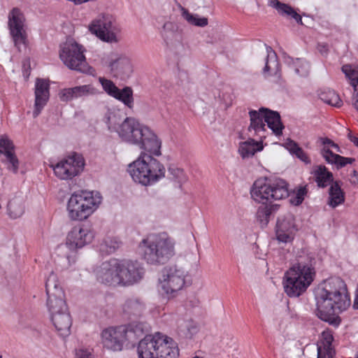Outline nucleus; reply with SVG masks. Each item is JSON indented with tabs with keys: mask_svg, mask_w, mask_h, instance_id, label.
Masks as SVG:
<instances>
[{
	"mask_svg": "<svg viewBox=\"0 0 358 358\" xmlns=\"http://www.w3.org/2000/svg\"><path fill=\"white\" fill-rule=\"evenodd\" d=\"M116 133L122 141L142 150L127 166V172L135 182L151 186L165 177L164 166L152 156L162 155V140L152 129L129 117L118 125Z\"/></svg>",
	"mask_w": 358,
	"mask_h": 358,
	"instance_id": "1",
	"label": "nucleus"
},
{
	"mask_svg": "<svg viewBox=\"0 0 358 358\" xmlns=\"http://www.w3.org/2000/svg\"><path fill=\"white\" fill-rule=\"evenodd\" d=\"M315 299L317 315L326 322L350 306L346 285L340 278H331L319 285L315 291Z\"/></svg>",
	"mask_w": 358,
	"mask_h": 358,
	"instance_id": "2",
	"label": "nucleus"
},
{
	"mask_svg": "<svg viewBox=\"0 0 358 358\" xmlns=\"http://www.w3.org/2000/svg\"><path fill=\"white\" fill-rule=\"evenodd\" d=\"M250 194L255 201L264 204L259 207L257 217L263 225H266L274 209V206L267 203L287 198L289 196L287 183L279 178H259L254 182Z\"/></svg>",
	"mask_w": 358,
	"mask_h": 358,
	"instance_id": "3",
	"label": "nucleus"
},
{
	"mask_svg": "<svg viewBox=\"0 0 358 358\" xmlns=\"http://www.w3.org/2000/svg\"><path fill=\"white\" fill-rule=\"evenodd\" d=\"M175 241L166 233L151 234L138 247V252L150 264H163L175 255Z\"/></svg>",
	"mask_w": 358,
	"mask_h": 358,
	"instance_id": "4",
	"label": "nucleus"
},
{
	"mask_svg": "<svg viewBox=\"0 0 358 358\" xmlns=\"http://www.w3.org/2000/svg\"><path fill=\"white\" fill-rule=\"evenodd\" d=\"M102 200L101 194L97 191L74 192L66 203L67 215L71 220L85 221L97 210Z\"/></svg>",
	"mask_w": 358,
	"mask_h": 358,
	"instance_id": "5",
	"label": "nucleus"
},
{
	"mask_svg": "<svg viewBox=\"0 0 358 358\" xmlns=\"http://www.w3.org/2000/svg\"><path fill=\"white\" fill-rule=\"evenodd\" d=\"M137 352L139 358H178L179 355L176 342L159 332L141 339Z\"/></svg>",
	"mask_w": 358,
	"mask_h": 358,
	"instance_id": "6",
	"label": "nucleus"
},
{
	"mask_svg": "<svg viewBox=\"0 0 358 358\" xmlns=\"http://www.w3.org/2000/svg\"><path fill=\"white\" fill-rule=\"evenodd\" d=\"M315 275L310 265L298 263L294 264L285 273L283 287L289 297H298L311 285Z\"/></svg>",
	"mask_w": 358,
	"mask_h": 358,
	"instance_id": "7",
	"label": "nucleus"
},
{
	"mask_svg": "<svg viewBox=\"0 0 358 358\" xmlns=\"http://www.w3.org/2000/svg\"><path fill=\"white\" fill-rule=\"evenodd\" d=\"M145 325L143 323L132 324L126 326L110 327L104 329L101 333V342L108 350L121 351L127 341L131 338L132 334L137 336L143 334Z\"/></svg>",
	"mask_w": 358,
	"mask_h": 358,
	"instance_id": "8",
	"label": "nucleus"
},
{
	"mask_svg": "<svg viewBox=\"0 0 358 358\" xmlns=\"http://www.w3.org/2000/svg\"><path fill=\"white\" fill-rule=\"evenodd\" d=\"M87 29L101 41L116 43L120 40V29L113 17L108 13H99L88 24Z\"/></svg>",
	"mask_w": 358,
	"mask_h": 358,
	"instance_id": "9",
	"label": "nucleus"
},
{
	"mask_svg": "<svg viewBox=\"0 0 358 358\" xmlns=\"http://www.w3.org/2000/svg\"><path fill=\"white\" fill-rule=\"evenodd\" d=\"M188 272L182 267L171 266L164 268L158 280V291L167 297H174L183 289Z\"/></svg>",
	"mask_w": 358,
	"mask_h": 358,
	"instance_id": "10",
	"label": "nucleus"
},
{
	"mask_svg": "<svg viewBox=\"0 0 358 358\" xmlns=\"http://www.w3.org/2000/svg\"><path fill=\"white\" fill-rule=\"evenodd\" d=\"M84 51L83 45L73 40H69L61 46L59 57L70 69L85 73L88 70V65L83 54Z\"/></svg>",
	"mask_w": 358,
	"mask_h": 358,
	"instance_id": "11",
	"label": "nucleus"
},
{
	"mask_svg": "<svg viewBox=\"0 0 358 358\" xmlns=\"http://www.w3.org/2000/svg\"><path fill=\"white\" fill-rule=\"evenodd\" d=\"M50 166L58 179L69 180L83 172L85 160L82 155L73 153L64 157L56 164H51Z\"/></svg>",
	"mask_w": 358,
	"mask_h": 358,
	"instance_id": "12",
	"label": "nucleus"
},
{
	"mask_svg": "<svg viewBox=\"0 0 358 358\" xmlns=\"http://www.w3.org/2000/svg\"><path fill=\"white\" fill-rule=\"evenodd\" d=\"M144 273L143 267L137 261L118 259L119 286H132L142 280Z\"/></svg>",
	"mask_w": 358,
	"mask_h": 358,
	"instance_id": "13",
	"label": "nucleus"
},
{
	"mask_svg": "<svg viewBox=\"0 0 358 358\" xmlns=\"http://www.w3.org/2000/svg\"><path fill=\"white\" fill-rule=\"evenodd\" d=\"M95 236L94 230L85 224L73 227L66 238V247L73 251L83 248L90 244Z\"/></svg>",
	"mask_w": 358,
	"mask_h": 358,
	"instance_id": "14",
	"label": "nucleus"
},
{
	"mask_svg": "<svg viewBox=\"0 0 358 358\" xmlns=\"http://www.w3.org/2000/svg\"><path fill=\"white\" fill-rule=\"evenodd\" d=\"M102 62L117 78H127L133 73V65L127 57L111 52L102 59Z\"/></svg>",
	"mask_w": 358,
	"mask_h": 358,
	"instance_id": "15",
	"label": "nucleus"
},
{
	"mask_svg": "<svg viewBox=\"0 0 358 358\" xmlns=\"http://www.w3.org/2000/svg\"><path fill=\"white\" fill-rule=\"evenodd\" d=\"M25 19L22 11L15 8L8 15V27L10 34L15 46L18 49L22 45H25L27 34L24 24Z\"/></svg>",
	"mask_w": 358,
	"mask_h": 358,
	"instance_id": "16",
	"label": "nucleus"
},
{
	"mask_svg": "<svg viewBox=\"0 0 358 358\" xmlns=\"http://www.w3.org/2000/svg\"><path fill=\"white\" fill-rule=\"evenodd\" d=\"M98 282L110 286H119L118 259H111L102 262L94 271Z\"/></svg>",
	"mask_w": 358,
	"mask_h": 358,
	"instance_id": "17",
	"label": "nucleus"
},
{
	"mask_svg": "<svg viewBox=\"0 0 358 358\" xmlns=\"http://www.w3.org/2000/svg\"><path fill=\"white\" fill-rule=\"evenodd\" d=\"M161 35L167 47L177 54L182 53L185 47L179 34V26L174 22H166L160 31Z\"/></svg>",
	"mask_w": 358,
	"mask_h": 358,
	"instance_id": "18",
	"label": "nucleus"
},
{
	"mask_svg": "<svg viewBox=\"0 0 358 358\" xmlns=\"http://www.w3.org/2000/svg\"><path fill=\"white\" fill-rule=\"evenodd\" d=\"M297 227L293 215L287 214L278 219L275 235L279 242L287 243L293 241Z\"/></svg>",
	"mask_w": 358,
	"mask_h": 358,
	"instance_id": "19",
	"label": "nucleus"
},
{
	"mask_svg": "<svg viewBox=\"0 0 358 358\" xmlns=\"http://www.w3.org/2000/svg\"><path fill=\"white\" fill-rule=\"evenodd\" d=\"M320 141L322 145L321 154L327 162L338 164L341 166L349 163V158L341 157L336 153L340 152V148L331 139L328 138H321Z\"/></svg>",
	"mask_w": 358,
	"mask_h": 358,
	"instance_id": "20",
	"label": "nucleus"
},
{
	"mask_svg": "<svg viewBox=\"0 0 358 358\" xmlns=\"http://www.w3.org/2000/svg\"><path fill=\"white\" fill-rule=\"evenodd\" d=\"M50 97V86L48 80L37 79L35 85V103L33 111L34 117H36L46 105Z\"/></svg>",
	"mask_w": 358,
	"mask_h": 358,
	"instance_id": "21",
	"label": "nucleus"
},
{
	"mask_svg": "<svg viewBox=\"0 0 358 358\" xmlns=\"http://www.w3.org/2000/svg\"><path fill=\"white\" fill-rule=\"evenodd\" d=\"M265 108H261L258 110L249 111L250 124L248 131L252 136H257L258 139L263 140L266 138V124L264 121Z\"/></svg>",
	"mask_w": 358,
	"mask_h": 358,
	"instance_id": "22",
	"label": "nucleus"
},
{
	"mask_svg": "<svg viewBox=\"0 0 358 358\" xmlns=\"http://www.w3.org/2000/svg\"><path fill=\"white\" fill-rule=\"evenodd\" d=\"M50 319L60 336L66 337L70 334L72 320L69 310L52 315Z\"/></svg>",
	"mask_w": 358,
	"mask_h": 358,
	"instance_id": "23",
	"label": "nucleus"
},
{
	"mask_svg": "<svg viewBox=\"0 0 358 358\" xmlns=\"http://www.w3.org/2000/svg\"><path fill=\"white\" fill-rule=\"evenodd\" d=\"M334 340L331 333L329 331H324L322 333L320 339L317 344V358H333L334 350L332 347Z\"/></svg>",
	"mask_w": 358,
	"mask_h": 358,
	"instance_id": "24",
	"label": "nucleus"
},
{
	"mask_svg": "<svg viewBox=\"0 0 358 358\" xmlns=\"http://www.w3.org/2000/svg\"><path fill=\"white\" fill-rule=\"evenodd\" d=\"M266 52L267 57L265 66L263 69V74L266 78L269 76H274L279 78L280 65L277 55L270 47L266 48Z\"/></svg>",
	"mask_w": 358,
	"mask_h": 358,
	"instance_id": "25",
	"label": "nucleus"
},
{
	"mask_svg": "<svg viewBox=\"0 0 358 358\" xmlns=\"http://www.w3.org/2000/svg\"><path fill=\"white\" fill-rule=\"evenodd\" d=\"M262 141H257L249 138L248 141L241 142L238 146V152L243 158H248L253 156L256 152L263 150Z\"/></svg>",
	"mask_w": 358,
	"mask_h": 358,
	"instance_id": "26",
	"label": "nucleus"
},
{
	"mask_svg": "<svg viewBox=\"0 0 358 358\" xmlns=\"http://www.w3.org/2000/svg\"><path fill=\"white\" fill-rule=\"evenodd\" d=\"M311 174L313 176L315 182L320 187H325L333 180V176L323 165L314 166L312 168Z\"/></svg>",
	"mask_w": 358,
	"mask_h": 358,
	"instance_id": "27",
	"label": "nucleus"
},
{
	"mask_svg": "<svg viewBox=\"0 0 358 358\" xmlns=\"http://www.w3.org/2000/svg\"><path fill=\"white\" fill-rule=\"evenodd\" d=\"M47 306L50 315L68 310L64 292L61 296L57 294L48 295Z\"/></svg>",
	"mask_w": 358,
	"mask_h": 358,
	"instance_id": "28",
	"label": "nucleus"
},
{
	"mask_svg": "<svg viewBox=\"0 0 358 358\" xmlns=\"http://www.w3.org/2000/svg\"><path fill=\"white\" fill-rule=\"evenodd\" d=\"M264 121L267 127L271 129L275 136H280L282 133L284 126L282 125L280 116L276 111L271 110L265 108Z\"/></svg>",
	"mask_w": 358,
	"mask_h": 358,
	"instance_id": "29",
	"label": "nucleus"
},
{
	"mask_svg": "<svg viewBox=\"0 0 358 358\" xmlns=\"http://www.w3.org/2000/svg\"><path fill=\"white\" fill-rule=\"evenodd\" d=\"M178 9L182 19L189 24L199 27H204L208 25V20L207 17H201L198 14L192 13L180 4L178 5Z\"/></svg>",
	"mask_w": 358,
	"mask_h": 358,
	"instance_id": "30",
	"label": "nucleus"
},
{
	"mask_svg": "<svg viewBox=\"0 0 358 358\" xmlns=\"http://www.w3.org/2000/svg\"><path fill=\"white\" fill-rule=\"evenodd\" d=\"M145 308L144 302L138 297H131L127 299L122 307L123 312L125 314L134 316L141 315Z\"/></svg>",
	"mask_w": 358,
	"mask_h": 358,
	"instance_id": "31",
	"label": "nucleus"
},
{
	"mask_svg": "<svg viewBox=\"0 0 358 358\" xmlns=\"http://www.w3.org/2000/svg\"><path fill=\"white\" fill-rule=\"evenodd\" d=\"M268 5L275 8L280 15L290 16L298 23L302 24L301 17L289 5L281 3L278 0H268Z\"/></svg>",
	"mask_w": 358,
	"mask_h": 358,
	"instance_id": "32",
	"label": "nucleus"
},
{
	"mask_svg": "<svg viewBox=\"0 0 358 358\" xmlns=\"http://www.w3.org/2000/svg\"><path fill=\"white\" fill-rule=\"evenodd\" d=\"M318 98L324 103L336 108H341L343 101L339 95L334 90L324 88L317 91Z\"/></svg>",
	"mask_w": 358,
	"mask_h": 358,
	"instance_id": "33",
	"label": "nucleus"
},
{
	"mask_svg": "<svg viewBox=\"0 0 358 358\" xmlns=\"http://www.w3.org/2000/svg\"><path fill=\"white\" fill-rule=\"evenodd\" d=\"M8 215L11 219L20 217L24 213V199L22 196L12 198L7 206Z\"/></svg>",
	"mask_w": 358,
	"mask_h": 358,
	"instance_id": "34",
	"label": "nucleus"
},
{
	"mask_svg": "<svg viewBox=\"0 0 358 358\" xmlns=\"http://www.w3.org/2000/svg\"><path fill=\"white\" fill-rule=\"evenodd\" d=\"M122 245V241L117 236L108 235L100 243V250L106 254L115 252Z\"/></svg>",
	"mask_w": 358,
	"mask_h": 358,
	"instance_id": "35",
	"label": "nucleus"
},
{
	"mask_svg": "<svg viewBox=\"0 0 358 358\" xmlns=\"http://www.w3.org/2000/svg\"><path fill=\"white\" fill-rule=\"evenodd\" d=\"M286 62L299 76L306 77L309 74L310 65L306 60L289 57L286 59Z\"/></svg>",
	"mask_w": 358,
	"mask_h": 358,
	"instance_id": "36",
	"label": "nucleus"
},
{
	"mask_svg": "<svg viewBox=\"0 0 358 358\" xmlns=\"http://www.w3.org/2000/svg\"><path fill=\"white\" fill-rule=\"evenodd\" d=\"M2 155L1 161L6 169L13 173H17L20 167V160L16 155L15 150L10 152L8 151Z\"/></svg>",
	"mask_w": 358,
	"mask_h": 358,
	"instance_id": "37",
	"label": "nucleus"
},
{
	"mask_svg": "<svg viewBox=\"0 0 358 358\" xmlns=\"http://www.w3.org/2000/svg\"><path fill=\"white\" fill-rule=\"evenodd\" d=\"M342 71L345 75L350 85L354 89V93L358 92V66L345 64L342 66Z\"/></svg>",
	"mask_w": 358,
	"mask_h": 358,
	"instance_id": "38",
	"label": "nucleus"
},
{
	"mask_svg": "<svg viewBox=\"0 0 358 358\" xmlns=\"http://www.w3.org/2000/svg\"><path fill=\"white\" fill-rule=\"evenodd\" d=\"M344 201V194L338 185L335 182L331 185L329 189V204L335 208Z\"/></svg>",
	"mask_w": 358,
	"mask_h": 358,
	"instance_id": "39",
	"label": "nucleus"
},
{
	"mask_svg": "<svg viewBox=\"0 0 358 358\" xmlns=\"http://www.w3.org/2000/svg\"><path fill=\"white\" fill-rule=\"evenodd\" d=\"M45 289L47 295L57 294L61 296L64 292L58 282L57 276L53 272H51L46 278Z\"/></svg>",
	"mask_w": 358,
	"mask_h": 358,
	"instance_id": "40",
	"label": "nucleus"
},
{
	"mask_svg": "<svg viewBox=\"0 0 358 358\" xmlns=\"http://www.w3.org/2000/svg\"><path fill=\"white\" fill-rule=\"evenodd\" d=\"M114 98L122 102L129 108L134 107L133 90L130 87H124L122 90L119 89Z\"/></svg>",
	"mask_w": 358,
	"mask_h": 358,
	"instance_id": "41",
	"label": "nucleus"
},
{
	"mask_svg": "<svg viewBox=\"0 0 358 358\" xmlns=\"http://www.w3.org/2000/svg\"><path fill=\"white\" fill-rule=\"evenodd\" d=\"M103 121L106 124L108 130L116 132V129L120 124V117L114 110H107L103 117Z\"/></svg>",
	"mask_w": 358,
	"mask_h": 358,
	"instance_id": "42",
	"label": "nucleus"
},
{
	"mask_svg": "<svg viewBox=\"0 0 358 358\" xmlns=\"http://www.w3.org/2000/svg\"><path fill=\"white\" fill-rule=\"evenodd\" d=\"M75 89L77 99L96 95L99 93L98 89L92 84L75 86Z\"/></svg>",
	"mask_w": 358,
	"mask_h": 358,
	"instance_id": "43",
	"label": "nucleus"
},
{
	"mask_svg": "<svg viewBox=\"0 0 358 358\" xmlns=\"http://www.w3.org/2000/svg\"><path fill=\"white\" fill-rule=\"evenodd\" d=\"M99 81L101 83L105 92L114 98L119 90L115 84L112 80L102 77L99 78Z\"/></svg>",
	"mask_w": 358,
	"mask_h": 358,
	"instance_id": "44",
	"label": "nucleus"
},
{
	"mask_svg": "<svg viewBox=\"0 0 358 358\" xmlns=\"http://www.w3.org/2000/svg\"><path fill=\"white\" fill-rule=\"evenodd\" d=\"M58 96L60 101L69 102L73 99H77L75 87L64 88L59 91Z\"/></svg>",
	"mask_w": 358,
	"mask_h": 358,
	"instance_id": "45",
	"label": "nucleus"
},
{
	"mask_svg": "<svg viewBox=\"0 0 358 358\" xmlns=\"http://www.w3.org/2000/svg\"><path fill=\"white\" fill-rule=\"evenodd\" d=\"M13 150H15V146L9 137L7 135L0 136V154L3 155Z\"/></svg>",
	"mask_w": 358,
	"mask_h": 358,
	"instance_id": "46",
	"label": "nucleus"
},
{
	"mask_svg": "<svg viewBox=\"0 0 358 358\" xmlns=\"http://www.w3.org/2000/svg\"><path fill=\"white\" fill-rule=\"evenodd\" d=\"M306 193L307 190L305 187L299 188L292 196L290 199L291 203L294 206L300 205L304 200Z\"/></svg>",
	"mask_w": 358,
	"mask_h": 358,
	"instance_id": "47",
	"label": "nucleus"
},
{
	"mask_svg": "<svg viewBox=\"0 0 358 358\" xmlns=\"http://www.w3.org/2000/svg\"><path fill=\"white\" fill-rule=\"evenodd\" d=\"M284 147L292 155H295L298 152V149H301L296 142L290 139H287L285 142Z\"/></svg>",
	"mask_w": 358,
	"mask_h": 358,
	"instance_id": "48",
	"label": "nucleus"
},
{
	"mask_svg": "<svg viewBox=\"0 0 358 358\" xmlns=\"http://www.w3.org/2000/svg\"><path fill=\"white\" fill-rule=\"evenodd\" d=\"M75 358H93V355L90 349L81 348L76 350Z\"/></svg>",
	"mask_w": 358,
	"mask_h": 358,
	"instance_id": "49",
	"label": "nucleus"
},
{
	"mask_svg": "<svg viewBox=\"0 0 358 358\" xmlns=\"http://www.w3.org/2000/svg\"><path fill=\"white\" fill-rule=\"evenodd\" d=\"M297 158L303 162L305 164H310V159L308 155L302 150L298 149V152L294 155Z\"/></svg>",
	"mask_w": 358,
	"mask_h": 358,
	"instance_id": "50",
	"label": "nucleus"
},
{
	"mask_svg": "<svg viewBox=\"0 0 358 358\" xmlns=\"http://www.w3.org/2000/svg\"><path fill=\"white\" fill-rule=\"evenodd\" d=\"M348 138L352 143L358 147V137L357 136L354 135L352 132H349Z\"/></svg>",
	"mask_w": 358,
	"mask_h": 358,
	"instance_id": "51",
	"label": "nucleus"
},
{
	"mask_svg": "<svg viewBox=\"0 0 358 358\" xmlns=\"http://www.w3.org/2000/svg\"><path fill=\"white\" fill-rule=\"evenodd\" d=\"M352 105L358 111V92H355L353 94Z\"/></svg>",
	"mask_w": 358,
	"mask_h": 358,
	"instance_id": "52",
	"label": "nucleus"
},
{
	"mask_svg": "<svg viewBox=\"0 0 358 358\" xmlns=\"http://www.w3.org/2000/svg\"><path fill=\"white\" fill-rule=\"evenodd\" d=\"M318 50L322 54L327 53L328 49L327 47L324 45H318Z\"/></svg>",
	"mask_w": 358,
	"mask_h": 358,
	"instance_id": "53",
	"label": "nucleus"
},
{
	"mask_svg": "<svg viewBox=\"0 0 358 358\" xmlns=\"http://www.w3.org/2000/svg\"><path fill=\"white\" fill-rule=\"evenodd\" d=\"M353 306L355 308L358 309V289L356 291Z\"/></svg>",
	"mask_w": 358,
	"mask_h": 358,
	"instance_id": "54",
	"label": "nucleus"
},
{
	"mask_svg": "<svg viewBox=\"0 0 358 358\" xmlns=\"http://www.w3.org/2000/svg\"><path fill=\"white\" fill-rule=\"evenodd\" d=\"M178 173H179V174H180V175H182V174H183V173H182V171L181 170H178Z\"/></svg>",
	"mask_w": 358,
	"mask_h": 358,
	"instance_id": "55",
	"label": "nucleus"
},
{
	"mask_svg": "<svg viewBox=\"0 0 358 358\" xmlns=\"http://www.w3.org/2000/svg\"><path fill=\"white\" fill-rule=\"evenodd\" d=\"M355 176L356 177V180H355L354 182H355V181L358 182V176L355 174Z\"/></svg>",
	"mask_w": 358,
	"mask_h": 358,
	"instance_id": "56",
	"label": "nucleus"
},
{
	"mask_svg": "<svg viewBox=\"0 0 358 358\" xmlns=\"http://www.w3.org/2000/svg\"><path fill=\"white\" fill-rule=\"evenodd\" d=\"M0 358H2V355L0 354Z\"/></svg>",
	"mask_w": 358,
	"mask_h": 358,
	"instance_id": "57",
	"label": "nucleus"
},
{
	"mask_svg": "<svg viewBox=\"0 0 358 358\" xmlns=\"http://www.w3.org/2000/svg\"><path fill=\"white\" fill-rule=\"evenodd\" d=\"M356 358H358V357H356Z\"/></svg>",
	"mask_w": 358,
	"mask_h": 358,
	"instance_id": "58",
	"label": "nucleus"
}]
</instances>
